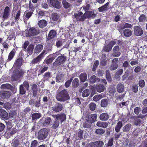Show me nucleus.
I'll return each mask as SVG.
<instances>
[{
    "instance_id": "774afa93",
    "label": "nucleus",
    "mask_w": 147,
    "mask_h": 147,
    "mask_svg": "<svg viewBox=\"0 0 147 147\" xmlns=\"http://www.w3.org/2000/svg\"><path fill=\"white\" fill-rule=\"evenodd\" d=\"M38 144L37 141L36 140H34L31 142L30 147H37Z\"/></svg>"
},
{
    "instance_id": "49530a36",
    "label": "nucleus",
    "mask_w": 147,
    "mask_h": 147,
    "mask_svg": "<svg viewBox=\"0 0 147 147\" xmlns=\"http://www.w3.org/2000/svg\"><path fill=\"white\" fill-rule=\"evenodd\" d=\"M64 42L62 39L57 40L56 43V46L57 48H59L62 46Z\"/></svg>"
},
{
    "instance_id": "f704fd0d",
    "label": "nucleus",
    "mask_w": 147,
    "mask_h": 147,
    "mask_svg": "<svg viewBox=\"0 0 147 147\" xmlns=\"http://www.w3.org/2000/svg\"><path fill=\"white\" fill-rule=\"evenodd\" d=\"M51 119L50 117H47L44 120L43 123L44 126H47L50 123Z\"/></svg>"
},
{
    "instance_id": "473e14b6",
    "label": "nucleus",
    "mask_w": 147,
    "mask_h": 147,
    "mask_svg": "<svg viewBox=\"0 0 147 147\" xmlns=\"http://www.w3.org/2000/svg\"><path fill=\"white\" fill-rule=\"evenodd\" d=\"M131 127V125L130 123H128L124 126L123 128V131L124 132H128L130 129Z\"/></svg>"
},
{
    "instance_id": "5701e85b",
    "label": "nucleus",
    "mask_w": 147,
    "mask_h": 147,
    "mask_svg": "<svg viewBox=\"0 0 147 147\" xmlns=\"http://www.w3.org/2000/svg\"><path fill=\"white\" fill-rule=\"evenodd\" d=\"M47 24V22L45 20H41L39 21L38 23V26L40 28H43L46 26Z\"/></svg>"
},
{
    "instance_id": "39448f33",
    "label": "nucleus",
    "mask_w": 147,
    "mask_h": 147,
    "mask_svg": "<svg viewBox=\"0 0 147 147\" xmlns=\"http://www.w3.org/2000/svg\"><path fill=\"white\" fill-rule=\"evenodd\" d=\"M76 20L79 22H83L86 19V16L82 11H80L78 13H75L74 14Z\"/></svg>"
},
{
    "instance_id": "052dcab7",
    "label": "nucleus",
    "mask_w": 147,
    "mask_h": 147,
    "mask_svg": "<svg viewBox=\"0 0 147 147\" xmlns=\"http://www.w3.org/2000/svg\"><path fill=\"white\" fill-rule=\"evenodd\" d=\"M59 122L58 121L56 120L55 121L53 124L52 127L53 129H56L59 126Z\"/></svg>"
},
{
    "instance_id": "a211bd4d",
    "label": "nucleus",
    "mask_w": 147,
    "mask_h": 147,
    "mask_svg": "<svg viewBox=\"0 0 147 147\" xmlns=\"http://www.w3.org/2000/svg\"><path fill=\"white\" fill-rule=\"evenodd\" d=\"M88 76L86 72L81 73L79 76V78L81 82H84L87 80Z\"/></svg>"
},
{
    "instance_id": "79ce46f5",
    "label": "nucleus",
    "mask_w": 147,
    "mask_h": 147,
    "mask_svg": "<svg viewBox=\"0 0 147 147\" xmlns=\"http://www.w3.org/2000/svg\"><path fill=\"white\" fill-rule=\"evenodd\" d=\"M59 16L58 14L56 13H53L51 15V18L53 21H56L59 18Z\"/></svg>"
},
{
    "instance_id": "b1692460",
    "label": "nucleus",
    "mask_w": 147,
    "mask_h": 147,
    "mask_svg": "<svg viewBox=\"0 0 147 147\" xmlns=\"http://www.w3.org/2000/svg\"><path fill=\"white\" fill-rule=\"evenodd\" d=\"M96 125L98 127H101L103 128L107 127L108 125V123L107 122L100 121H98Z\"/></svg>"
},
{
    "instance_id": "37998d69",
    "label": "nucleus",
    "mask_w": 147,
    "mask_h": 147,
    "mask_svg": "<svg viewBox=\"0 0 147 147\" xmlns=\"http://www.w3.org/2000/svg\"><path fill=\"white\" fill-rule=\"evenodd\" d=\"M41 117V115L40 113H34L32 114V120H34L36 119H37Z\"/></svg>"
},
{
    "instance_id": "4be33fe9",
    "label": "nucleus",
    "mask_w": 147,
    "mask_h": 147,
    "mask_svg": "<svg viewBox=\"0 0 147 147\" xmlns=\"http://www.w3.org/2000/svg\"><path fill=\"white\" fill-rule=\"evenodd\" d=\"M64 75L62 73H59L57 74L55 79L56 82H62L64 80Z\"/></svg>"
},
{
    "instance_id": "4d7b16f0",
    "label": "nucleus",
    "mask_w": 147,
    "mask_h": 147,
    "mask_svg": "<svg viewBox=\"0 0 147 147\" xmlns=\"http://www.w3.org/2000/svg\"><path fill=\"white\" fill-rule=\"evenodd\" d=\"M83 131L82 130H80L78 132V140H80L83 138Z\"/></svg>"
},
{
    "instance_id": "1a4fd4ad",
    "label": "nucleus",
    "mask_w": 147,
    "mask_h": 147,
    "mask_svg": "<svg viewBox=\"0 0 147 147\" xmlns=\"http://www.w3.org/2000/svg\"><path fill=\"white\" fill-rule=\"evenodd\" d=\"M134 33L135 35L140 36L142 35L143 31L141 26H135L134 28Z\"/></svg>"
},
{
    "instance_id": "c03bdc74",
    "label": "nucleus",
    "mask_w": 147,
    "mask_h": 147,
    "mask_svg": "<svg viewBox=\"0 0 147 147\" xmlns=\"http://www.w3.org/2000/svg\"><path fill=\"white\" fill-rule=\"evenodd\" d=\"M43 48V45L41 44H39L36 46L35 50L36 52L38 53L40 52Z\"/></svg>"
},
{
    "instance_id": "09e8293b",
    "label": "nucleus",
    "mask_w": 147,
    "mask_h": 147,
    "mask_svg": "<svg viewBox=\"0 0 147 147\" xmlns=\"http://www.w3.org/2000/svg\"><path fill=\"white\" fill-rule=\"evenodd\" d=\"M17 112L15 111H11L9 113V116L11 119L13 118L17 114Z\"/></svg>"
},
{
    "instance_id": "f257e3e1",
    "label": "nucleus",
    "mask_w": 147,
    "mask_h": 147,
    "mask_svg": "<svg viewBox=\"0 0 147 147\" xmlns=\"http://www.w3.org/2000/svg\"><path fill=\"white\" fill-rule=\"evenodd\" d=\"M56 97L57 100L62 102H65L70 99L68 92L65 89L63 90L58 93Z\"/></svg>"
},
{
    "instance_id": "9b49d317",
    "label": "nucleus",
    "mask_w": 147,
    "mask_h": 147,
    "mask_svg": "<svg viewBox=\"0 0 147 147\" xmlns=\"http://www.w3.org/2000/svg\"><path fill=\"white\" fill-rule=\"evenodd\" d=\"M57 32L56 31L54 30H51L48 34L47 38V40L49 41L55 37L57 35Z\"/></svg>"
},
{
    "instance_id": "423d86ee",
    "label": "nucleus",
    "mask_w": 147,
    "mask_h": 147,
    "mask_svg": "<svg viewBox=\"0 0 147 147\" xmlns=\"http://www.w3.org/2000/svg\"><path fill=\"white\" fill-rule=\"evenodd\" d=\"M63 108V105L61 103L56 102L55 105L52 107V109L55 112H58L62 111Z\"/></svg>"
},
{
    "instance_id": "58836bf2",
    "label": "nucleus",
    "mask_w": 147,
    "mask_h": 147,
    "mask_svg": "<svg viewBox=\"0 0 147 147\" xmlns=\"http://www.w3.org/2000/svg\"><path fill=\"white\" fill-rule=\"evenodd\" d=\"M34 48V45H33L30 44L29 45L27 49H26L27 52L29 55H31L32 53Z\"/></svg>"
},
{
    "instance_id": "f3484780",
    "label": "nucleus",
    "mask_w": 147,
    "mask_h": 147,
    "mask_svg": "<svg viewBox=\"0 0 147 147\" xmlns=\"http://www.w3.org/2000/svg\"><path fill=\"white\" fill-rule=\"evenodd\" d=\"M99 118L101 121H107L109 118V115L107 113H102L100 115Z\"/></svg>"
},
{
    "instance_id": "c9c22d12",
    "label": "nucleus",
    "mask_w": 147,
    "mask_h": 147,
    "mask_svg": "<svg viewBox=\"0 0 147 147\" xmlns=\"http://www.w3.org/2000/svg\"><path fill=\"white\" fill-rule=\"evenodd\" d=\"M106 78L107 80L109 82H111L112 80L109 70H108L106 71Z\"/></svg>"
},
{
    "instance_id": "3c124183",
    "label": "nucleus",
    "mask_w": 147,
    "mask_h": 147,
    "mask_svg": "<svg viewBox=\"0 0 147 147\" xmlns=\"http://www.w3.org/2000/svg\"><path fill=\"white\" fill-rule=\"evenodd\" d=\"M108 104L107 100L106 99H102L101 102V105L102 107H106Z\"/></svg>"
},
{
    "instance_id": "e2e57ef3",
    "label": "nucleus",
    "mask_w": 147,
    "mask_h": 147,
    "mask_svg": "<svg viewBox=\"0 0 147 147\" xmlns=\"http://www.w3.org/2000/svg\"><path fill=\"white\" fill-rule=\"evenodd\" d=\"M21 85H22L24 88H25V89H26L27 90H28L29 84L28 82L26 81H24L23 82V84Z\"/></svg>"
},
{
    "instance_id": "6ab92c4d",
    "label": "nucleus",
    "mask_w": 147,
    "mask_h": 147,
    "mask_svg": "<svg viewBox=\"0 0 147 147\" xmlns=\"http://www.w3.org/2000/svg\"><path fill=\"white\" fill-rule=\"evenodd\" d=\"M84 15L86 16V19L87 18H89L91 17L94 18L96 16L94 11H86L84 13Z\"/></svg>"
},
{
    "instance_id": "aec40b11",
    "label": "nucleus",
    "mask_w": 147,
    "mask_h": 147,
    "mask_svg": "<svg viewBox=\"0 0 147 147\" xmlns=\"http://www.w3.org/2000/svg\"><path fill=\"white\" fill-rule=\"evenodd\" d=\"M10 9L8 6H6L5 8L4 11L3 18L4 19L7 18L9 14Z\"/></svg>"
},
{
    "instance_id": "a878e982",
    "label": "nucleus",
    "mask_w": 147,
    "mask_h": 147,
    "mask_svg": "<svg viewBox=\"0 0 147 147\" xmlns=\"http://www.w3.org/2000/svg\"><path fill=\"white\" fill-rule=\"evenodd\" d=\"M23 62V59L21 57L18 58L15 61V65L18 68H20Z\"/></svg>"
},
{
    "instance_id": "5fc2aeb1",
    "label": "nucleus",
    "mask_w": 147,
    "mask_h": 147,
    "mask_svg": "<svg viewBox=\"0 0 147 147\" xmlns=\"http://www.w3.org/2000/svg\"><path fill=\"white\" fill-rule=\"evenodd\" d=\"M89 90L88 89L85 90L82 92V95L83 97L88 96L90 94Z\"/></svg>"
},
{
    "instance_id": "8fccbe9b",
    "label": "nucleus",
    "mask_w": 147,
    "mask_h": 147,
    "mask_svg": "<svg viewBox=\"0 0 147 147\" xmlns=\"http://www.w3.org/2000/svg\"><path fill=\"white\" fill-rule=\"evenodd\" d=\"M19 144V141L17 139H15L11 143L12 147H18Z\"/></svg>"
},
{
    "instance_id": "6e6552de",
    "label": "nucleus",
    "mask_w": 147,
    "mask_h": 147,
    "mask_svg": "<svg viewBox=\"0 0 147 147\" xmlns=\"http://www.w3.org/2000/svg\"><path fill=\"white\" fill-rule=\"evenodd\" d=\"M11 95L10 91L1 90L0 91V97L3 99H8Z\"/></svg>"
},
{
    "instance_id": "cd10ccee",
    "label": "nucleus",
    "mask_w": 147,
    "mask_h": 147,
    "mask_svg": "<svg viewBox=\"0 0 147 147\" xmlns=\"http://www.w3.org/2000/svg\"><path fill=\"white\" fill-rule=\"evenodd\" d=\"M109 5V3L107 2L103 5L98 8V11L100 12H102L107 10L108 6Z\"/></svg>"
},
{
    "instance_id": "2eb2a0df",
    "label": "nucleus",
    "mask_w": 147,
    "mask_h": 147,
    "mask_svg": "<svg viewBox=\"0 0 147 147\" xmlns=\"http://www.w3.org/2000/svg\"><path fill=\"white\" fill-rule=\"evenodd\" d=\"M56 120H59L62 122L66 119V115L65 114H59L55 116Z\"/></svg>"
},
{
    "instance_id": "20e7f679",
    "label": "nucleus",
    "mask_w": 147,
    "mask_h": 147,
    "mask_svg": "<svg viewBox=\"0 0 147 147\" xmlns=\"http://www.w3.org/2000/svg\"><path fill=\"white\" fill-rule=\"evenodd\" d=\"M40 33L39 30L34 27L30 28L27 31L26 36L27 37H31L38 34Z\"/></svg>"
},
{
    "instance_id": "603ef678",
    "label": "nucleus",
    "mask_w": 147,
    "mask_h": 147,
    "mask_svg": "<svg viewBox=\"0 0 147 147\" xmlns=\"http://www.w3.org/2000/svg\"><path fill=\"white\" fill-rule=\"evenodd\" d=\"M26 89L24 88L22 85H20V93L21 94H25Z\"/></svg>"
},
{
    "instance_id": "0e129e2a",
    "label": "nucleus",
    "mask_w": 147,
    "mask_h": 147,
    "mask_svg": "<svg viewBox=\"0 0 147 147\" xmlns=\"http://www.w3.org/2000/svg\"><path fill=\"white\" fill-rule=\"evenodd\" d=\"M113 138H111L109 139L107 144V147H111L113 146Z\"/></svg>"
},
{
    "instance_id": "69168bd1",
    "label": "nucleus",
    "mask_w": 147,
    "mask_h": 147,
    "mask_svg": "<svg viewBox=\"0 0 147 147\" xmlns=\"http://www.w3.org/2000/svg\"><path fill=\"white\" fill-rule=\"evenodd\" d=\"M73 77H72L69 80H67L65 82V86L66 88H68L69 87L73 80Z\"/></svg>"
},
{
    "instance_id": "6e6d98bb",
    "label": "nucleus",
    "mask_w": 147,
    "mask_h": 147,
    "mask_svg": "<svg viewBox=\"0 0 147 147\" xmlns=\"http://www.w3.org/2000/svg\"><path fill=\"white\" fill-rule=\"evenodd\" d=\"M105 130L102 129H97L96 130L95 132L96 134L102 135L105 133Z\"/></svg>"
},
{
    "instance_id": "c85d7f7f",
    "label": "nucleus",
    "mask_w": 147,
    "mask_h": 147,
    "mask_svg": "<svg viewBox=\"0 0 147 147\" xmlns=\"http://www.w3.org/2000/svg\"><path fill=\"white\" fill-rule=\"evenodd\" d=\"M33 96L34 97H36L38 91V88L37 85L35 84H33L32 86Z\"/></svg>"
},
{
    "instance_id": "a18cd8bd",
    "label": "nucleus",
    "mask_w": 147,
    "mask_h": 147,
    "mask_svg": "<svg viewBox=\"0 0 147 147\" xmlns=\"http://www.w3.org/2000/svg\"><path fill=\"white\" fill-rule=\"evenodd\" d=\"M118 65L116 63H112L109 67V69L111 70H114L117 69Z\"/></svg>"
},
{
    "instance_id": "4c0bfd02",
    "label": "nucleus",
    "mask_w": 147,
    "mask_h": 147,
    "mask_svg": "<svg viewBox=\"0 0 147 147\" xmlns=\"http://www.w3.org/2000/svg\"><path fill=\"white\" fill-rule=\"evenodd\" d=\"M79 82L78 79L77 78H75L73 80L72 85L73 87L76 88L79 85Z\"/></svg>"
},
{
    "instance_id": "bf43d9fd",
    "label": "nucleus",
    "mask_w": 147,
    "mask_h": 147,
    "mask_svg": "<svg viewBox=\"0 0 147 147\" xmlns=\"http://www.w3.org/2000/svg\"><path fill=\"white\" fill-rule=\"evenodd\" d=\"M96 107V104L94 103L91 102L89 104L90 109L91 111L94 110Z\"/></svg>"
},
{
    "instance_id": "dca6fc26",
    "label": "nucleus",
    "mask_w": 147,
    "mask_h": 147,
    "mask_svg": "<svg viewBox=\"0 0 147 147\" xmlns=\"http://www.w3.org/2000/svg\"><path fill=\"white\" fill-rule=\"evenodd\" d=\"M96 118L97 114H94L89 115L87 119L91 123H92L95 121Z\"/></svg>"
},
{
    "instance_id": "de8ad7c7",
    "label": "nucleus",
    "mask_w": 147,
    "mask_h": 147,
    "mask_svg": "<svg viewBox=\"0 0 147 147\" xmlns=\"http://www.w3.org/2000/svg\"><path fill=\"white\" fill-rule=\"evenodd\" d=\"M62 3L63 7L66 9L68 8L71 6L70 4L65 0L62 1Z\"/></svg>"
},
{
    "instance_id": "a19ab883",
    "label": "nucleus",
    "mask_w": 147,
    "mask_h": 147,
    "mask_svg": "<svg viewBox=\"0 0 147 147\" xmlns=\"http://www.w3.org/2000/svg\"><path fill=\"white\" fill-rule=\"evenodd\" d=\"M12 88V86L9 84H3L1 86V89H10Z\"/></svg>"
},
{
    "instance_id": "72a5a7b5",
    "label": "nucleus",
    "mask_w": 147,
    "mask_h": 147,
    "mask_svg": "<svg viewBox=\"0 0 147 147\" xmlns=\"http://www.w3.org/2000/svg\"><path fill=\"white\" fill-rule=\"evenodd\" d=\"M62 49L56 52L55 53H53L52 54L50 55L49 57H50L53 60H54L57 56L60 54V52Z\"/></svg>"
},
{
    "instance_id": "f03ea898",
    "label": "nucleus",
    "mask_w": 147,
    "mask_h": 147,
    "mask_svg": "<svg viewBox=\"0 0 147 147\" xmlns=\"http://www.w3.org/2000/svg\"><path fill=\"white\" fill-rule=\"evenodd\" d=\"M58 56L56 59L55 62L53 63V65L54 66L57 67L59 65L63 64L65 62L67 59V57L62 55Z\"/></svg>"
},
{
    "instance_id": "393cba45",
    "label": "nucleus",
    "mask_w": 147,
    "mask_h": 147,
    "mask_svg": "<svg viewBox=\"0 0 147 147\" xmlns=\"http://www.w3.org/2000/svg\"><path fill=\"white\" fill-rule=\"evenodd\" d=\"M123 122L122 121H119L117 122L115 128V131L116 132L118 133L119 131L123 126Z\"/></svg>"
},
{
    "instance_id": "864d4df0",
    "label": "nucleus",
    "mask_w": 147,
    "mask_h": 147,
    "mask_svg": "<svg viewBox=\"0 0 147 147\" xmlns=\"http://www.w3.org/2000/svg\"><path fill=\"white\" fill-rule=\"evenodd\" d=\"M99 61L98 60H96L94 61L92 69L93 71H95L97 67L99 65Z\"/></svg>"
},
{
    "instance_id": "412c9836",
    "label": "nucleus",
    "mask_w": 147,
    "mask_h": 147,
    "mask_svg": "<svg viewBox=\"0 0 147 147\" xmlns=\"http://www.w3.org/2000/svg\"><path fill=\"white\" fill-rule=\"evenodd\" d=\"M124 86L123 84L119 83L117 86V90L119 93H122L124 90Z\"/></svg>"
},
{
    "instance_id": "bb28decb",
    "label": "nucleus",
    "mask_w": 147,
    "mask_h": 147,
    "mask_svg": "<svg viewBox=\"0 0 147 147\" xmlns=\"http://www.w3.org/2000/svg\"><path fill=\"white\" fill-rule=\"evenodd\" d=\"M96 91L99 92H103L105 89V86L102 84H100L96 86Z\"/></svg>"
},
{
    "instance_id": "7ed1b4c3",
    "label": "nucleus",
    "mask_w": 147,
    "mask_h": 147,
    "mask_svg": "<svg viewBox=\"0 0 147 147\" xmlns=\"http://www.w3.org/2000/svg\"><path fill=\"white\" fill-rule=\"evenodd\" d=\"M49 131L46 128H43L39 130L38 135V138L40 140H43L46 138L48 134Z\"/></svg>"
},
{
    "instance_id": "e433bc0d",
    "label": "nucleus",
    "mask_w": 147,
    "mask_h": 147,
    "mask_svg": "<svg viewBox=\"0 0 147 147\" xmlns=\"http://www.w3.org/2000/svg\"><path fill=\"white\" fill-rule=\"evenodd\" d=\"M51 73L50 72H47L45 73L44 75L43 78L42 79V80L45 82L46 80H48L50 77Z\"/></svg>"
},
{
    "instance_id": "ea45409f",
    "label": "nucleus",
    "mask_w": 147,
    "mask_h": 147,
    "mask_svg": "<svg viewBox=\"0 0 147 147\" xmlns=\"http://www.w3.org/2000/svg\"><path fill=\"white\" fill-rule=\"evenodd\" d=\"M91 124L87 119H86V121L83 123V127L85 128H90L91 127Z\"/></svg>"
},
{
    "instance_id": "f8f14e48",
    "label": "nucleus",
    "mask_w": 147,
    "mask_h": 147,
    "mask_svg": "<svg viewBox=\"0 0 147 147\" xmlns=\"http://www.w3.org/2000/svg\"><path fill=\"white\" fill-rule=\"evenodd\" d=\"M104 145V143L102 141H98L89 144V147H102Z\"/></svg>"
},
{
    "instance_id": "2f4dec72",
    "label": "nucleus",
    "mask_w": 147,
    "mask_h": 147,
    "mask_svg": "<svg viewBox=\"0 0 147 147\" xmlns=\"http://www.w3.org/2000/svg\"><path fill=\"white\" fill-rule=\"evenodd\" d=\"M97 80L98 82L100 80V79L98 78H97L94 75L92 76L89 80L90 82L91 83H94L96 82Z\"/></svg>"
},
{
    "instance_id": "ddd939ff",
    "label": "nucleus",
    "mask_w": 147,
    "mask_h": 147,
    "mask_svg": "<svg viewBox=\"0 0 147 147\" xmlns=\"http://www.w3.org/2000/svg\"><path fill=\"white\" fill-rule=\"evenodd\" d=\"M51 4L54 7L59 9L61 7V4L57 0H50Z\"/></svg>"
},
{
    "instance_id": "4468645a",
    "label": "nucleus",
    "mask_w": 147,
    "mask_h": 147,
    "mask_svg": "<svg viewBox=\"0 0 147 147\" xmlns=\"http://www.w3.org/2000/svg\"><path fill=\"white\" fill-rule=\"evenodd\" d=\"M16 52V50L13 48L10 52L8 55L7 62H9L11 61L14 57Z\"/></svg>"
},
{
    "instance_id": "9d476101",
    "label": "nucleus",
    "mask_w": 147,
    "mask_h": 147,
    "mask_svg": "<svg viewBox=\"0 0 147 147\" xmlns=\"http://www.w3.org/2000/svg\"><path fill=\"white\" fill-rule=\"evenodd\" d=\"M0 118L5 120L8 119V115L6 111L2 109H0Z\"/></svg>"
},
{
    "instance_id": "680f3d73",
    "label": "nucleus",
    "mask_w": 147,
    "mask_h": 147,
    "mask_svg": "<svg viewBox=\"0 0 147 147\" xmlns=\"http://www.w3.org/2000/svg\"><path fill=\"white\" fill-rule=\"evenodd\" d=\"M29 43L30 42L28 41H25L22 47V48H23V50L24 51H26V49L29 44Z\"/></svg>"
},
{
    "instance_id": "7c9ffc66",
    "label": "nucleus",
    "mask_w": 147,
    "mask_h": 147,
    "mask_svg": "<svg viewBox=\"0 0 147 147\" xmlns=\"http://www.w3.org/2000/svg\"><path fill=\"white\" fill-rule=\"evenodd\" d=\"M42 59V58L39 55L36 58L32 60L31 63L32 64H35L37 63H39Z\"/></svg>"
},
{
    "instance_id": "0eeeda50",
    "label": "nucleus",
    "mask_w": 147,
    "mask_h": 147,
    "mask_svg": "<svg viewBox=\"0 0 147 147\" xmlns=\"http://www.w3.org/2000/svg\"><path fill=\"white\" fill-rule=\"evenodd\" d=\"M116 43L115 41H111L108 44L105 45L104 46L103 48V50L105 52H109L112 49L113 46L115 45Z\"/></svg>"
},
{
    "instance_id": "c756f323",
    "label": "nucleus",
    "mask_w": 147,
    "mask_h": 147,
    "mask_svg": "<svg viewBox=\"0 0 147 147\" xmlns=\"http://www.w3.org/2000/svg\"><path fill=\"white\" fill-rule=\"evenodd\" d=\"M123 33L125 36L128 37L131 35L132 32L130 30L125 29L123 30Z\"/></svg>"
},
{
    "instance_id": "13d9d810",
    "label": "nucleus",
    "mask_w": 147,
    "mask_h": 147,
    "mask_svg": "<svg viewBox=\"0 0 147 147\" xmlns=\"http://www.w3.org/2000/svg\"><path fill=\"white\" fill-rule=\"evenodd\" d=\"M131 89L134 92H137L138 90V85L136 84H133L131 87Z\"/></svg>"
},
{
    "instance_id": "338daca9",
    "label": "nucleus",
    "mask_w": 147,
    "mask_h": 147,
    "mask_svg": "<svg viewBox=\"0 0 147 147\" xmlns=\"http://www.w3.org/2000/svg\"><path fill=\"white\" fill-rule=\"evenodd\" d=\"M24 73V71L22 70L19 71L18 72L16 73V76H17L16 78H20L21 76L23 75Z\"/></svg>"
}]
</instances>
